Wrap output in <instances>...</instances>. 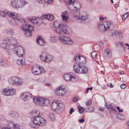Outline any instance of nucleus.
<instances>
[{"label": "nucleus", "mask_w": 129, "mask_h": 129, "mask_svg": "<svg viewBox=\"0 0 129 129\" xmlns=\"http://www.w3.org/2000/svg\"><path fill=\"white\" fill-rule=\"evenodd\" d=\"M75 63L74 68L75 72L79 74H85L88 73V69L85 64L86 62V58L80 55L77 54L75 56Z\"/></svg>", "instance_id": "obj_1"}, {"label": "nucleus", "mask_w": 129, "mask_h": 129, "mask_svg": "<svg viewBox=\"0 0 129 129\" xmlns=\"http://www.w3.org/2000/svg\"><path fill=\"white\" fill-rule=\"evenodd\" d=\"M71 8L70 6H68V8L72 11L74 17L76 18L77 19L85 20L89 18V16L87 14L84 13L82 15H80V13L78 11L81 8V5L79 3L77 4L76 6L73 7Z\"/></svg>", "instance_id": "obj_2"}, {"label": "nucleus", "mask_w": 129, "mask_h": 129, "mask_svg": "<svg viewBox=\"0 0 129 129\" xmlns=\"http://www.w3.org/2000/svg\"><path fill=\"white\" fill-rule=\"evenodd\" d=\"M57 24V23H55L54 25L56 27L58 28L56 30V31L58 34L63 35L64 34H70L72 33V31L71 29H70L69 31L67 30L64 28L62 25L58 24V25L57 26L56 25Z\"/></svg>", "instance_id": "obj_3"}, {"label": "nucleus", "mask_w": 129, "mask_h": 129, "mask_svg": "<svg viewBox=\"0 0 129 129\" xmlns=\"http://www.w3.org/2000/svg\"><path fill=\"white\" fill-rule=\"evenodd\" d=\"M11 3L12 7L16 9H18L19 7L22 8L27 3L24 1H21L19 0H11Z\"/></svg>", "instance_id": "obj_4"}, {"label": "nucleus", "mask_w": 129, "mask_h": 129, "mask_svg": "<svg viewBox=\"0 0 129 129\" xmlns=\"http://www.w3.org/2000/svg\"><path fill=\"white\" fill-rule=\"evenodd\" d=\"M41 60L42 61L48 63L51 61L53 58L52 56L46 52L43 53L40 56Z\"/></svg>", "instance_id": "obj_5"}, {"label": "nucleus", "mask_w": 129, "mask_h": 129, "mask_svg": "<svg viewBox=\"0 0 129 129\" xmlns=\"http://www.w3.org/2000/svg\"><path fill=\"white\" fill-rule=\"evenodd\" d=\"M33 121L34 123L37 126H43L46 124L45 119L40 116L33 118Z\"/></svg>", "instance_id": "obj_6"}, {"label": "nucleus", "mask_w": 129, "mask_h": 129, "mask_svg": "<svg viewBox=\"0 0 129 129\" xmlns=\"http://www.w3.org/2000/svg\"><path fill=\"white\" fill-rule=\"evenodd\" d=\"M24 49L21 46L17 45L16 46L13 51L14 53L17 54V55L19 57L23 56V54H24Z\"/></svg>", "instance_id": "obj_7"}, {"label": "nucleus", "mask_w": 129, "mask_h": 129, "mask_svg": "<svg viewBox=\"0 0 129 129\" xmlns=\"http://www.w3.org/2000/svg\"><path fill=\"white\" fill-rule=\"evenodd\" d=\"M7 13L8 15L11 18L16 19L18 21L21 22L22 23L25 22L23 19L21 17V15L19 14H16L15 13H13L11 12H9Z\"/></svg>", "instance_id": "obj_8"}, {"label": "nucleus", "mask_w": 129, "mask_h": 129, "mask_svg": "<svg viewBox=\"0 0 129 129\" xmlns=\"http://www.w3.org/2000/svg\"><path fill=\"white\" fill-rule=\"evenodd\" d=\"M59 39L60 41L64 44L69 45H71L73 44L72 40L68 37H65L63 36H59Z\"/></svg>", "instance_id": "obj_9"}, {"label": "nucleus", "mask_w": 129, "mask_h": 129, "mask_svg": "<svg viewBox=\"0 0 129 129\" xmlns=\"http://www.w3.org/2000/svg\"><path fill=\"white\" fill-rule=\"evenodd\" d=\"M13 89H10L8 90L4 89L2 90V94L6 96L12 95L15 93V91Z\"/></svg>", "instance_id": "obj_10"}, {"label": "nucleus", "mask_w": 129, "mask_h": 129, "mask_svg": "<svg viewBox=\"0 0 129 129\" xmlns=\"http://www.w3.org/2000/svg\"><path fill=\"white\" fill-rule=\"evenodd\" d=\"M40 106H47L49 104V101L46 98L40 97Z\"/></svg>", "instance_id": "obj_11"}, {"label": "nucleus", "mask_w": 129, "mask_h": 129, "mask_svg": "<svg viewBox=\"0 0 129 129\" xmlns=\"http://www.w3.org/2000/svg\"><path fill=\"white\" fill-rule=\"evenodd\" d=\"M32 70V73L36 75L40 74V72L41 71L39 66H38L37 65L35 66H34L33 67Z\"/></svg>", "instance_id": "obj_12"}, {"label": "nucleus", "mask_w": 129, "mask_h": 129, "mask_svg": "<svg viewBox=\"0 0 129 129\" xmlns=\"http://www.w3.org/2000/svg\"><path fill=\"white\" fill-rule=\"evenodd\" d=\"M58 89H56L54 91L55 94L57 95L62 96L64 94V89L62 88L61 86H60L58 88Z\"/></svg>", "instance_id": "obj_13"}, {"label": "nucleus", "mask_w": 129, "mask_h": 129, "mask_svg": "<svg viewBox=\"0 0 129 129\" xmlns=\"http://www.w3.org/2000/svg\"><path fill=\"white\" fill-rule=\"evenodd\" d=\"M7 44L9 45L13 46L16 45L17 43V40L14 38H10L6 39Z\"/></svg>", "instance_id": "obj_14"}, {"label": "nucleus", "mask_w": 129, "mask_h": 129, "mask_svg": "<svg viewBox=\"0 0 129 129\" xmlns=\"http://www.w3.org/2000/svg\"><path fill=\"white\" fill-rule=\"evenodd\" d=\"M32 97L31 94L28 93H23L21 96V98L24 100V101L29 100Z\"/></svg>", "instance_id": "obj_15"}, {"label": "nucleus", "mask_w": 129, "mask_h": 129, "mask_svg": "<svg viewBox=\"0 0 129 129\" xmlns=\"http://www.w3.org/2000/svg\"><path fill=\"white\" fill-rule=\"evenodd\" d=\"M36 42L39 45L41 46H45L46 45V43L45 42L41 36L37 39Z\"/></svg>", "instance_id": "obj_16"}, {"label": "nucleus", "mask_w": 129, "mask_h": 129, "mask_svg": "<svg viewBox=\"0 0 129 129\" xmlns=\"http://www.w3.org/2000/svg\"><path fill=\"white\" fill-rule=\"evenodd\" d=\"M64 78L65 80L67 81H73L74 80L75 78L73 77L69 74H65L64 75Z\"/></svg>", "instance_id": "obj_17"}, {"label": "nucleus", "mask_w": 129, "mask_h": 129, "mask_svg": "<svg viewBox=\"0 0 129 129\" xmlns=\"http://www.w3.org/2000/svg\"><path fill=\"white\" fill-rule=\"evenodd\" d=\"M31 115L33 117L39 116L40 115V112L39 110H33L30 113Z\"/></svg>", "instance_id": "obj_18"}, {"label": "nucleus", "mask_w": 129, "mask_h": 129, "mask_svg": "<svg viewBox=\"0 0 129 129\" xmlns=\"http://www.w3.org/2000/svg\"><path fill=\"white\" fill-rule=\"evenodd\" d=\"M41 18L44 19H46L49 20H51L54 19L53 15L50 14H46L43 15L41 17Z\"/></svg>", "instance_id": "obj_19"}, {"label": "nucleus", "mask_w": 129, "mask_h": 129, "mask_svg": "<svg viewBox=\"0 0 129 129\" xmlns=\"http://www.w3.org/2000/svg\"><path fill=\"white\" fill-rule=\"evenodd\" d=\"M8 115L14 118H17L18 117V114L15 111L10 112L8 114Z\"/></svg>", "instance_id": "obj_20"}, {"label": "nucleus", "mask_w": 129, "mask_h": 129, "mask_svg": "<svg viewBox=\"0 0 129 129\" xmlns=\"http://www.w3.org/2000/svg\"><path fill=\"white\" fill-rule=\"evenodd\" d=\"M98 28L101 31L103 32L105 31L106 29L105 28V27L104 24L102 23H100L98 24Z\"/></svg>", "instance_id": "obj_21"}, {"label": "nucleus", "mask_w": 129, "mask_h": 129, "mask_svg": "<svg viewBox=\"0 0 129 129\" xmlns=\"http://www.w3.org/2000/svg\"><path fill=\"white\" fill-rule=\"evenodd\" d=\"M106 107L107 108L111 111H114L115 109V106L111 104H106Z\"/></svg>", "instance_id": "obj_22"}, {"label": "nucleus", "mask_w": 129, "mask_h": 129, "mask_svg": "<svg viewBox=\"0 0 129 129\" xmlns=\"http://www.w3.org/2000/svg\"><path fill=\"white\" fill-rule=\"evenodd\" d=\"M40 19V18L37 17H33L29 19V20L32 23H39V20Z\"/></svg>", "instance_id": "obj_23"}, {"label": "nucleus", "mask_w": 129, "mask_h": 129, "mask_svg": "<svg viewBox=\"0 0 129 129\" xmlns=\"http://www.w3.org/2000/svg\"><path fill=\"white\" fill-rule=\"evenodd\" d=\"M58 103L57 102H53L51 105L52 109L54 111L56 112V109L58 106Z\"/></svg>", "instance_id": "obj_24"}, {"label": "nucleus", "mask_w": 129, "mask_h": 129, "mask_svg": "<svg viewBox=\"0 0 129 129\" xmlns=\"http://www.w3.org/2000/svg\"><path fill=\"white\" fill-rule=\"evenodd\" d=\"M3 40L4 42L2 43L1 44L0 46L2 48L6 49H7V41L6 39H3Z\"/></svg>", "instance_id": "obj_25"}, {"label": "nucleus", "mask_w": 129, "mask_h": 129, "mask_svg": "<svg viewBox=\"0 0 129 129\" xmlns=\"http://www.w3.org/2000/svg\"><path fill=\"white\" fill-rule=\"evenodd\" d=\"M40 98L34 97L33 99L34 102L37 105L40 106Z\"/></svg>", "instance_id": "obj_26"}, {"label": "nucleus", "mask_w": 129, "mask_h": 129, "mask_svg": "<svg viewBox=\"0 0 129 129\" xmlns=\"http://www.w3.org/2000/svg\"><path fill=\"white\" fill-rule=\"evenodd\" d=\"M63 13V14L62 16L63 20V21H66L69 18L66 15V14H67V12L65 11Z\"/></svg>", "instance_id": "obj_27"}, {"label": "nucleus", "mask_w": 129, "mask_h": 129, "mask_svg": "<svg viewBox=\"0 0 129 129\" xmlns=\"http://www.w3.org/2000/svg\"><path fill=\"white\" fill-rule=\"evenodd\" d=\"M48 117L52 121H54L55 119V116L54 114L51 113L48 116Z\"/></svg>", "instance_id": "obj_28"}, {"label": "nucleus", "mask_w": 129, "mask_h": 129, "mask_svg": "<svg viewBox=\"0 0 129 129\" xmlns=\"http://www.w3.org/2000/svg\"><path fill=\"white\" fill-rule=\"evenodd\" d=\"M116 37L120 39L122 38V35L120 33V31L119 30H116Z\"/></svg>", "instance_id": "obj_29"}, {"label": "nucleus", "mask_w": 129, "mask_h": 129, "mask_svg": "<svg viewBox=\"0 0 129 129\" xmlns=\"http://www.w3.org/2000/svg\"><path fill=\"white\" fill-rule=\"evenodd\" d=\"M111 23L108 21L106 22L104 24L105 27L106 29V30H108L109 29L111 26Z\"/></svg>", "instance_id": "obj_30"}, {"label": "nucleus", "mask_w": 129, "mask_h": 129, "mask_svg": "<svg viewBox=\"0 0 129 129\" xmlns=\"http://www.w3.org/2000/svg\"><path fill=\"white\" fill-rule=\"evenodd\" d=\"M85 110L87 112H91L94 110V109L92 107L88 106L85 108Z\"/></svg>", "instance_id": "obj_31"}, {"label": "nucleus", "mask_w": 129, "mask_h": 129, "mask_svg": "<svg viewBox=\"0 0 129 129\" xmlns=\"http://www.w3.org/2000/svg\"><path fill=\"white\" fill-rule=\"evenodd\" d=\"M24 34L26 37H30L32 35V33L30 31L28 30L24 31Z\"/></svg>", "instance_id": "obj_32"}, {"label": "nucleus", "mask_w": 129, "mask_h": 129, "mask_svg": "<svg viewBox=\"0 0 129 129\" xmlns=\"http://www.w3.org/2000/svg\"><path fill=\"white\" fill-rule=\"evenodd\" d=\"M9 12L8 11L7 12H4L3 10H0V17H4L6 15H8V13Z\"/></svg>", "instance_id": "obj_33"}, {"label": "nucleus", "mask_w": 129, "mask_h": 129, "mask_svg": "<svg viewBox=\"0 0 129 129\" xmlns=\"http://www.w3.org/2000/svg\"><path fill=\"white\" fill-rule=\"evenodd\" d=\"M6 31V33L8 35H12L13 34V30L11 29H7Z\"/></svg>", "instance_id": "obj_34"}, {"label": "nucleus", "mask_w": 129, "mask_h": 129, "mask_svg": "<svg viewBox=\"0 0 129 129\" xmlns=\"http://www.w3.org/2000/svg\"><path fill=\"white\" fill-rule=\"evenodd\" d=\"M23 83L22 80L20 79H19L17 81V82L15 83V85L16 86L19 85H21Z\"/></svg>", "instance_id": "obj_35"}, {"label": "nucleus", "mask_w": 129, "mask_h": 129, "mask_svg": "<svg viewBox=\"0 0 129 129\" xmlns=\"http://www.w3.org/2000/svg\"><path fill=\"white\" fill-rule=\"evenodd\" d=\"M105 52L106 53L107 56L110 57L111 56V51L109 49H107L106 50Z\"/></svg>", "instance_id": "obj_36"}, {"label": "nucleus", "mask_w": 129, "mask_h": 129, "mask_svg": "<svg viewBox=\"0 0 129 129\" xmlns=\"http://www.w3.org/2000/svg\"><path fill=\"white\" fill-rule=\"evenodd\" d=\"M28 25L25 24L22 25L21 27L22 29L24 31H26L28 29Z\"/></svg>", "instance_id": "obj_37"}, {"label": "nucleus", "mask_w": 129, "mask_h": 129, "mask_svg": "<svg viewBox=\"0 0 129 129\" xmlns=\"http://www.w3.org/2000/svg\"><path fill=\"white\" fill-rule=\"evenodd\" d=\"M15 77V76L9 79L8 82L10 84L13 85V84L14 83V80H15L14 79Z\"/></svg>", "instance_id": "obj_38"}, {"label": "nucleus", "mask_w": 129, "mask_h": 129, "mask_svg": "<svg viewBox=\"0 0 129 129\" xmlns=\"http://www.w3.org/2000/svg\"><path fill=\"white\" fill-rule=\"evenodd\" d=\"M75 2V0H69L68 2V4L69 5L68 6V7L69 6H70L71 8H72V7H74L73 6H72V7L71 6V5H73Z\"/></svg>", "instance_id": "obj_39"}, {"label": "nucleus", "mask_w": 129, "mask_h": 129, "mask_svg": "<svg viewBox=\"0 0 129 129\" xmlns=\"http://www.w3.org/2000/svg\"><path fill=\"white\" fill-rule=\"evenodd\" d=\"M13 126L14 129H22V126L17 124H14Z\"/></svg>", "instance_id": "obj_40"}, {"label": "nucleus", "mask_w": 129, "mask_h": 129, "mask_svg": "<svg viewBox=\"0 0 129 129\" xmlns=\"http://www.w3.org/2000/svg\"><path fill=\"white\" fill-rule=\"evenodd\" d=\"M62 105L61 104L58 103V106L56 109V112H57V111L59 110H61L62 108Z\"/></svg>", "instance_id": "obj_41"}, {"label": "nucleus", "mask_w": 129, "mask_h": 129, "mask_svg": "<svg viewBox=\"0 0 129 129\" xmlns=\"http://www.w3.org/2000/svg\"><path fill=\"white\" fill-rule=\"evenodd\" d=\"M128 16V12H127L125 14H124L122 16V19L123 20H125Z\"/></svg>", "instance_id": "obj_42"}, {"label": "nucleus", "mask_w": 129, "mask_h": 129, "mask_svg": "<svg viewBox=\"0 0 129 129\" xmlns=\"http://www.w3.org/2000/svg\"><path fill=\"white\" fill-rule=\"evenodd\" d=\"M78 109L80 113H83L84 111L83 108L82 107L80 106L78 107Z\"/></svg>", "instance_id": "obj_43"}, {"label": "nucleus", "mask_w": 129, "mask_h": 129, "mask_svg": "<svg viewBox=\"0 0 129 129\" xmlns=\"http://www.w3.org/2000/svg\"><path fill=\"white\" fill-rule=\"evenodd\" d=\"M28 30H29L31 32L34 30V27L32 25H28Z\"/></svg>", "instance_id": "obj_44"}, {"label": "nucleus", "mask_w": 129, "mask_h": 129, "mask_svg": "<svg viewBox=\"0 0 129 129\" xmlns=\"http://www.w3.org/2000/svg\"><path fill=\"white\" fill-rule=\"evenodd\" d=\"M30 126L32 128H37V127H36V125H36L35 124V123H34V122L33 121V122H31L30 123Z\"/></svg>", "instance_id": "obj_45"}, {"label": "nucleus", "mask_w": 129, "mask_h": 129, "mask_svg": "<svg viewBox=\"0 0 129 129\" xmlns=\"http://www.w3.org/2000/svg\"><path fill=\"white\" fill-rule=\"evenodd\" d=\"M50 41L52 42H56V37L55 36L51 37V38Z\"/></svg>", "instance_id": "obj_46"}, {"label": "nucleus", "mask_w": 129, "mask_h": 129, "mask_svg": "<svg viewBox=\"0 0 129 129\" xmlns=\"http://www.w3.org/2000/svg\"><path fill=\"white\" fill-rule=\"evenodd\" d=\"M91 104V101L89 100L85 103L86 106L88 107V106L90 107Z\"/></svg>", "instance_id": "obj_47"}, {"label": "nucleus", "mask_w": 129, "mask_h": 129, "mask_svg": "<svg viewBox=\"0 0 129 129\" xmlns=\"http://www.w3.org/2000/svg\"><path fill=\"white\" fill-rule=\"evenodd\" d=\"M98 54L96 52H93L91 53V56H92L93 58H94L96 57Z\"/></svg>", "instance_id": "obj_48"}, {"label": "nucleus", "mask_w": 129, "mask_h": 129, "mask_svg": "<svg viewBox=\"0 0 129 129\" xmlns=\"http://www.w3.org/2000/svg\"><path fill=\"white\" fill-rule=\"evenodd\" d=\"M126 87V85L124 84H122L120 85V88L122 89L125 88Z\"/></svg>", "instance_id": "obj_49"}, {"label": "nucleus", "mask_w": 129, "mask_h": 129, "mask_svg": "<svg viewBox=\"0 0 129 129\" xmlns=\"http://www.w3.org/2000/svg\"><path fill=\"white\" fill-rule=\"evenodd\" d=\"M12 23L13 25L16 26L18 25V23L17 22H16L15 20H14L12 22Z\"/></svg>", "instance_id": "obj_50"}, {"label": "nucleus", "mask_w": 129, "mask_h": 129, "mask_svg": "<svg viewBox=\"0 0 129 129\" xmlns=\"http://www.w3.org/2000/svg\"><path fill=\"white\" fill-rule=\"evenodd\" d=\"M5 63L4 61L1 59H0V65L2 66L4 65Z\"/></svg>", "instance_id": "obj_51"}, {"label": "nucleus", "mask_w": 129, "mask_h": 129, "mask_svg": "<svg viewBox=\"0 0 129 129\" xmlns=\"http://www.w3.org/2000/svg\"><path fill=\"white\" fill-rule=\"evenodd\" d=\"M14 79H15V80H14V83L13 84V85H15V83L17 82V81H18V78L16 77H15Z\"/></svg>", "instance_id": "obj_52"}, {"label": "nucleus", "mask_w": 129, "mask_h": 129, "mask_svg": "<svg viewBox=\"0 0 129 129\" xmlns=\"http://www.w3.org/2000/svg\"><path fill=\"white\" fill-rule=\"evenodd\" d=\"M37 2L39 3L42 4L44 2V0H36Z\"/></svg>", "instance_id": "obj_53"}, {"label": "nucleus", "mask_w": 129, "mask_h": 129, "mask_svg": "<svg viewBox=\"0 0 129 129\" xmlns=\"http://www.w3.org/2000/svg\"><path fill=\"white\" fill-rule=\"evenodd\" d=\"M21 66L25 64V62L24 59H21Z\"/></svg>", "instance_id": "obj_54"}, {"label": "nucleus", "mask_w": 129, "mask_h": 129, "mask_svg": "<svg viewBox=\"0 0 129 129\" xmlns=\"http://www.w3.org/2000/svg\"><path fill=\"white\" fill-rule=\"evenodd\" d=\"M16 62L18 64L21 66V59H17L16 60Z\"/></svg>", "instance_id": "obj_55"}, {"label": "nucleus", "mask_w": 129, "mask_h": 129, "mask_svg": "<svg viewBox=\"0 0 129 129\" xmlns=\"http://www.w3.org/2000/svg\"><path fill=\"white\" fill-rule=\"evenodd\" d=\"M119 117L120 119L121 120H123L125 119L124 116L121 115H120Z\"/></svg>", "instance_id": "obj_56"}, {"label": "nucleus", "mask_w": 129, "mask_h": 129, "mask_svg": "<svg viewBox=\"0 0 129 129\" xmlns=\"http://www.w3.org/2000/svg\"><path fill=\"white\" fill-rule=\"evenodd\" d=\"M0 118L2 120H4L5 119V117L4 116L1 115L0 116Z\"/></svg>", "instance_id": "obj_57"}, {"label": "nucleus", "mask_w": 129, "mask_h": 129, "mask_svg": "<svg viewBox=\"0 0 129 129\" xmlns=\"http://www.w3.org/2000/svg\"><path fill=\"white\" fill-rule=\"evenodd\" d=\"M12 51V50L11 49H8L7 50V52L8 53V54L10 55L11 54V52Z\"/></svg>", "instance_id": "obj_58"}, {"label": "nucleus", "mask_w": 129, "mask_h": 129, "mask_svg": "<svg viewBox=\"0 0 129 129\" xmlns=\"http://www.w3.org/2000/svg\"><path fill=\"white\" fill-rule=\"evenodd\" d=\"M85 120L83 117L82 118V119H79V122L82 123H83V122Z\"/></svg>", "instance_id": "obj_59"}, {"label": "nucleus", "mask_w": 129, "mask_h": 129, "mask_svg": "<svg viewBox=\"0 0 129 129\" xmlns=\"http://www.w3.org/2000/svg\"><path fill=\"white\" fill-rule=\"evenodd\" d=\"M93 88V87H91L90 88H88L86 90V93H87L88 91L89 90H90V91H91L92 90V89Z\"/></svg>", "instance_id": "obj_60"}, {"label": "nucleus", "mask_w": 129, "mask_h": 129, "mask_svg": "<svg viewBox=\"0 0 129 129\" xmlns=\"http://www.w3.org/2000/svg\"><path fill=\"white\" fill-rule=\"evenodd\" d=\"M116 31H114V32L112 34L111 36L112 37H114L116 36Z\"/></svg>", "instance_id": "obj_61"}, {"label": "nucleus", "mask_w": 129, "mask_h": 129, "mask_svg": "<svg viewBox=\"0 0 129 129\" xmlns=\"http://www.w3.org/2000/svg\"><path fill=\"white\" fill-rule=\"evenodd\" d=\"M74 110L73 108H72L71 109L69 112V113L70 114H71L73 112H74Z\"/></svg>", "instance_id": "obj_62"}, {"label": "nucleus", "mask_w": 129, "mask_h": 129, "mask_svg": "<svg viewBox=\"0 0 129 129\" xmlns=\"http://www.w3.org/2000/svg\"><path fill=\"white\" fill-rule=\"evenodd\" d=\"M78 98H77L76 97L74 98L73 100V101L74 102H76L78 101Z\"/></svg>", "instance_id": "obj_63"}, {"label": "nucleus", "mask_w": 129, "mask_h": 129, "mask_svg": "<svg viewBox=\"0 0 129 129\" xmlns=\"http://www.w3.org/2000/svg\"><path fill=\"white\" fill-rule=\"evenodd\" d=\"M126 124L127 126V127L128 129H129V121H127L126 123Z\"/></svg>", "instance_id": "obj_64"}]
</instances>
